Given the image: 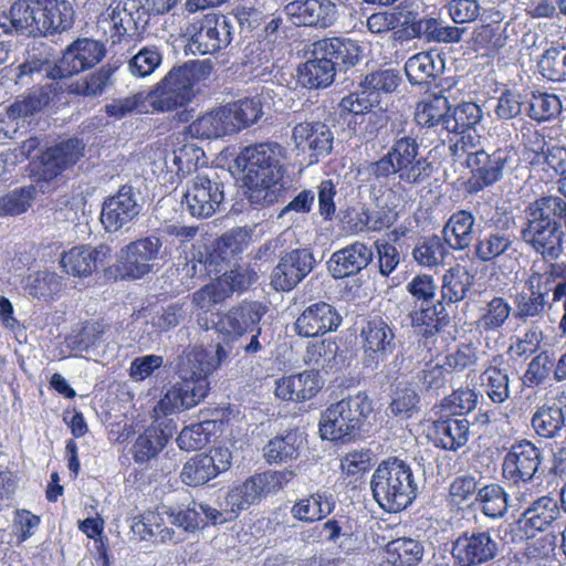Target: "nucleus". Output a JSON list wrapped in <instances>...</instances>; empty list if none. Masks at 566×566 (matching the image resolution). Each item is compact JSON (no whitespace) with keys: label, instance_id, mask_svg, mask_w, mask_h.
I'll return each mask as SVG.
<instances>
[{"label":"nucleus","instance_id":"obj_48","mask_svg":"<svg viewBox=\"0 0 566 566\" xmlns=\"http://www.w3.org/2000/svg\"><path fill=\"white\" fill-rule=\"evenodd\" d=\"M200 506H209L203 503L192 502L187 506H170L161 504L158 506L160 516L171 525L182 528L186 532L195 531L200 527L206 516Z\"/></svg>","mask_w":566,"mask_h":566},{"label":"nucleus","instance_id":"obj_23","mask_svg":"<svg viewBox=\"0 0 566 566\" xmlns=\"http://www.w3.org/2000/svg\"><path fill=\"white\" fill-rule=\"evenodd\" d=\"M105 55L104 45L93 39L82 38L72 42L60 59V71L69 77L96 65Z\"/></svg>","mask_w":566,"mask_h":566},{"label":"nucleus","instance_id":"obj_8","mask_svg":"<svg viewBox=\"0 0 566 566\" xmlns=\"http://www.w3.org/2000/svg\"><path fill=\"white\" fill-rule=\"evenodd\" d=\"M266 313L260 302L243 301L220 315L217 329L229 342L237 344L247 355H255L263 349L259 339L262 328L259 323Z\"/></svg>","mask_w":566,"mask_h":566},{"label":"nucleus","instance_id":"obj_30","mask_svg":"<svg viewBox=\"0 0 566 566\" xmlns=\"http://www.w3.org/2000/svg\"><path fill=\"white\" fill-rule=\"evenodd\" d=\"M509 369L504 357L495 355L480 376L484 392L493 403L501 405L511 397Z\"/></svg>","mask_w":566,"mask_h":566},{"label":"nucleus","instance_id":"obj_61","mask_svg":"<svg viewBox=\"0 0 566 566\" xmlns=\"http://www.w3.org/2000/svg\"><path fill=\"white\" fill-rule=\"evenodd\" d=\"M392 38L396 41L407 42L420 39V18L418 13L403 8L392 10Z\"/></svg>","mask_w":566,"mask_h":566},{"label":"nucleus","instance_id":"obj_46","mask_svg":"<svg viewBox=\"0 0 566 566\" xmlns=\"http://www.w3.org/2000/svg\"><path fill=\"white\" fill-rule=\"evenodd\" d=\"M474 283V276L462 265L457 264L446 271L442 277V304L462 301Z\"/></svg>","mask_w":566,"mask_h":566},{"label":"nucleus","instance_id":"obj_31","mask_svg":"<svg viewBox=\"0 0 566 566\" xmlns=\"http://www.w3.org/2000/svg\"><path fill=\"white\" fill-rule=\"evenodd\" d=\"M272 94L271 88L263 86L261 93L256 96L226 104L233 132L237 133L256 123L263 115V107L268 104V99H272Z\"/></svg>","mask_w":566,"mask_h":566},{"label":"nucleus","instance_id":"obj_38","mask_svg":"<svg viewBox=\"0 0 566 566\" xmlns=\"http://www.w3.org/2000/svg\"><path fill=\"white\" fill-rule=\"evenodd\" d=\"M335 509L333 494L318 490L296 501L291 507L292 516L301 522L313 523L329 515Z\"/></svg>","mask_w":566,"mask_h":566},{"label":"nucleus","instance_id":"obj_37","mask_svg":"<svg viewBox=\"0 0 566 566\" xmlns=\"http://www.w3.org/2000/svg\"><path fill=\"white\" fill-rule=\"evenodd\" d=\"M258 280V274L249 266H238L224 272L221 276L210 283L212 295L218 304L230 298L234 293H242Z\"/></svg>","mask_w":566,"mask_h":566},{"label":"nucleus","instance_id":"obj_5","mask_svg":"<svg viewBox=\"0 0 566 566\" xmlns=\"http://www.w3.org/2000/svg\"><path fill=\"white\" fill-rule=\"evenodd\" d=\"M294 478L293 471H268L254 474L242 484L232 488L221 503V510L200 506L206 520L212 524H222L234 520L242 511L258 504L269 494L282 490Z\"/></svg>","mask_w":566,"mask_h":566},{"label":"nucleus","instance_id":"obj_55","mask_svg":"<svg viewBox=\"0 0 566 566\" xmlns=\"http://www.w3.org/2000/svg\"><path fill=\"white\" fill-rule=\"evenodd\" d=\"M11 24L17 32L36 36L40 22L34 14H41V0H17L11 6Z\"/></svg>","mask_w":566,"mask_h":566},{"label":"nucleus","instance_id":"obj_14","mask_svg":"<svg viewBox=\"0 0 566 566\" xmlns=\"http://www.w3.org/2000/svg\"><path fill=\"white\" fill-rule=\"evenodd\" d=\"M161 248V239L156 234L136 239L122 247L117 254L122 276L138 280L153 272L154 262L159 258Z\"/></svg>","mask_w":566,"mask_h":566},{"label":"nucleus","instance_id":"obj_24","mask_svg":"<svg viewBox=\"0 0 566 566\" xmlns=\"http://www.w3.org/2000/svg\"><path fill=\"white\" fill-rule=\"evenodd\" d=\"M374 258L371 247L355 241L335 251L327 261V270L334 279H345L358 274Z\"/></svg>","mask_w":566,"mask_h":566},{"label":"nucleus","instance_id":"obj_16","mask_svg":"<svg viewBox=\"0 0 566 566\" xmlns=\"http://www.w3.org/2000/svg\"><path fill=\"white\" fill-rule=\"evenodd\" d=\"M363 364L376 369L396 348L394 327L386 321L375 317L366 322L360 329Z\"/></svg>","mask_w":566,"mask_h":566},{"label":"nucleus","instance_id":"obj_59","mask_svg":"<svg viewBox=\"0 0 566 566\" xmlns=\"http://www.w3.org/2000/svg\"><path fill=\"white\" fill-rule=\"evenodd\" d=\"M18 80L22 81L24 76H30L33 80L63 78L60 71V61L53 62L49 57L38 55L35 53L29 54L28 59L19 65Z\"/></svg>","mask_w":566,"mask_h":566},{"label":"nucleus","instance_id":"obj_27","mask_svg":"<svg viewBox=\"0 0 566 566\" xmlns=\"http://www.w3.org/2000/svg\"><path fill=\"white\" fill-rule=\"evenodd\" d=\"M312 54L326 56L337 72H345L359 62L361 46L349 38H325L313 43Z\"/></svg>","mask_w":566,"mask_h":566},{"label":"nucleus","instance_id":"obj_56","mask_svg":"<svg viewBox=\"0 0 566 566\" xmlns=\"http://www.w3.org/2000/svg\"><path fill=\"white\" fill-rule=\"evenodd\" d=\"M52 97V85H44L11 104L8 108V115L12 119L33 116L49 105Z\"/></svg>","mask_w":566,"mask_h":566},{"label":"nucleus","instance_id":"obj_35","mask_svg":"<svg viewBox=\"0 0 566 566\" xmlns=\"http://www.w3.org/2000/svg\"><path fill=\"white\" fill-rule=\"evenodd\" d=\"M475 217L468 210L453 212L442 228L441 234L447 247L454 251H462L473 242V228Z\"/></svg>","mask_w":566,"mask_h":566},{"label":"nucleus","instance_id":"obj_12","mask_svg":"<svg viewBox=\"0 0 566 566\" xmlns=\"http://www.w3.org/2000/svg\"><path fill=\"white\" fill-rule=\"evenodd\" d=\"M451 556L458 566H482L500 553V541L490 530L462 532L451 544Z\"/></svg>","mask_w":566,"mask_h":566},{"label":"nucleus","instance_id":"obj_52","mask_svg":"<svg viewBox=\"0 0 566 566\" xmlns=\"http://www.w3.org/2000/svg\"><path fill=\"white\" fill-rule=\"evenodd\" d=\"M410 323L413 327L420 328L423 336L430 337L440 332L449 324V314L446 312L442 302L437 305L413 310L410 314Z\"/></svg>","mask_w":566,"mask_h":566},{"label":"nucleus","instance_id":"obj_47","mask_svg":"<svg viewBox=\"0 0 566 566\" xmlns=\"http://www.w3.org/2000/svg\"><path fill=\"white\" fill-rule=\"evenodd\" d=\"M512 312L513 308L506 298L493 296L481 307L476 327L482 333H497L503 328Z\"/></svg>","mask_w":566,"mask_h":566},{"label":"nucleus","instance_id":"obj_28","mask_svg":"<svg viewBox=\"0 0 566 566\" xmlns=\"http://www.w3.org/2000/svg\"><path fill=\"white\" fill-rule=\"evenodd\" d=\"M512 219H506L502 228H495L481 235L473 245L474 256L484 263L493 262L496 259L515 252V234L510 230Z\"/></svg>","mask_w":566,"mask_h":566},{"label":"nucleus","instance_id":"obj_51","mask_svg":"<svg viewBox=\"0 0 566 566\" xmlns=\"http://www.w3.org/2000/svg\"><path fill=\"white\" fill-rule=\"evenodd\" d=\"M482 108L472 102L458 104L453 108L449 106V115L444 120V130L454 134H464L481 122Z\"/></svg>","mask_w":566,"mask_h":566},{"label":"nucleus","instance_id":"obj_25","mask_svg":"<svg viewBox=\"0 0 566 566\" xmlns=\"http://www.w3.org/2000/svg\"><path fill=\"white\" fill-rule=\"evenodd\" d=\"M560 517L557 501L543 495L533 501L517 520L516 525L526 538H534L538 532L549 528Z\"/></svg>","mask_w":566,"mask_h":566},{"label":"nucleus","instance_id":"obj_9","mask_svg":"<svg viewBox=\"0 0 566 566\" xmlns=\"http://www.w3.org/2000/svg\"><path fill=\"white\" fill-rule=\"evenodd\" d=\"M514 156L513 148L507 146L491 153L484 149L469 153L464 159V165L471 172L467 185L468 191L475 193L499 182L504 171L512 165Z\"/></svg>","mask_w":566,"mask_h":566},{"label":"nucleus","instance_id":"obj_21","mask_svg":"<svg viewBox=\"0 0 566 566\" xmlns=\"http://www.w3.org/2000/svg\"><path fill=\"white\" fill-rule=\"evenodd\" d=\"M140 9L135 0H113L101 13L97 24L107 32L111 31L113 42L120 41L126 34H133L145 29L147 21L140 22Z\"/></svg>","mask_w":566,"mask_h":566},{"label":"nucleus","instance_id":"obj_3","mask_svg":"<svg viewBox=\"0 0 566 566\" xmlns=\"http://www.w3.org/2000/svg\"><path fill=\"white\" fill-rule=\"evenodd\" d=\"M283 151L277 143H263L248 146L237 156L235 164L244 172L252 202L272 205L279 200L283 191Z\"/></svg>","mask_w":566,"mask_h":566},{"label":"nucleus","instance_id":"obj_1","mask_svg":"<svg viewBox=\"0 0 566 566\" xmlns=\"http://www.w3.org/2000/svg\"><path fill=\"white\" fill-rule=\"evenodd\" d=\"M224 344H218L216 356L199 346H188L178 358L177 371L180 381L175 384L160 400L165 412L190 409L203 400L209 390L208 376L229 357L237 344L223 337Z\"/></svg>","mask_w":566,"mask_h":566},{"label":"nucleus","instance_id":"obj_32","mask_svg":"<svg viewBox=\"0 0 566 566\" xmlns=\"http://www.w3.org/2000/svg\"><path fill=\"white\" fill-rule=\"evenodd\" d=\"M443 71L444 59L438 50L417 53L405 64V72L411 85L429 84Z\"/></svg>","mask_w":566,"mask_h":566},{"label":"nucleus","instance_id":"obj_11","mask_svg":"<svg viewBox=\"0 0 566 566\" xmlns=\"http://www.w3.org/2000/svg\"><path fill=\"white\" fill-rule=\"evenodd\" d=\"M85 145L78 138H69L46 148L39 157L33 177L42 192L49 191V182L74 166L84 156Z\"/></svg>","mask_w":566,"mask_h":566},{"label":"nucleus","instance_id":"obj_36","mask_svg":"<svg viewBox=\"0 0 566 566\" xmlns=\"http://www.w3.org/2000/svg\"><path fill=\"white\" fill-rule=\"evenodd\" d=\"M211 66L205 62L190 61L182 65L174 66L161 80L185 97L191 101L193 96V85L201 78L210 74Z\"/></svg>","mask_w":566,"mask_h":566},{"label":"nucleus","instance_id":"obj_2","mask_svg":"<svg viewBox=\"0 0 566 566\" xmlns=\"http://www.w3.org/2000/svg\"><path fill=\"white\" fill-rule=\"evenodd\" d=\"M419 149L415 128L401 129L396 134L388 151L366 166V172L376 180L396 175L406 185H422L431 178L436 167L428 158L420 156Z\"/></svg>","mask_w":566,"mask_h":566},{"label":"nucleus","instance_id":"obj_42","mask_svg":"<svg viewBox=\"0 0 566 566\" xmlns=\"http://www.w3.org/2000/svg\"><path fill=\"white\" fill-rule=\"evenodd\" d=\"M336 72L326 56L313 54V59L297 69V81L307 88H325L333 83Z\"/></svg>","mask_w":566,"mask_h":566},{"label":"nucleus","instance_id":"obj_39","mask_svg":"<svg viewBox=\"0 0 566 566\" xmlns=\"http://www.w3.org/2000/svg\"><path fill=\"white\" fill-rule=\"evenodd\" d=\"M166 521L160 516L158 507L156 511H148L133 518L130 525L134 535L142 541L154 539L160 543H177L180 539L176 537L175 530L165 526Z\"/></svg>","mask_w":566,"mask_h":566},{"label":"nucleus","instance_id":"obj_20","mask_svg":"<svg viewBox=\"0 0 566 566\" xmlns=\"http://www.w3.org/2000/svg\"><path fill=\"white\" fill-rule=\"evenodd\" d=\"M283 13L296 27L327 29L337 20V7L331 0H294L284 6Z\"/></svg>","mask_w":566,"mask_h":566},{"label":"nucleus","instance_id":"obj_34","mask_svg":"<svg viewBox=\"0 0 566 566\" xmlns=\"http://www.w3.org/2000/svg\"><path fill=\"white\" fill-rule=\"evenodd\" d=\"M39 34L52 35L70 30L74 23V9L66 0H41Z\"/></svg>","mask_w":566,"mask_h":566},{"label":"nucleus","instance_id":"obj_44","mask_svg":"<svg viewBox=\"0 0 566 566\" xmlns=\"http://www.w3.org/2000/svg\"><path fill=\"white\" fill-rule=\"evenodd\" d=\"M171 430L165 431L160 427L151 426L147 428L142 434L135 440L132 454L136 463L143 464L157 458L159 452L165 448L169 438L171 437Z\"/></svg>","mask_w":566,"mask_h":566},{"label":"nucleus","instance_id":"obj_64","mask_svg":"<svg viewBox=\"0 0 566 566\" xmlns=\"http://www.w3.org/2000/svg\"><path fill=\"white\" fill-rule=\"evenodd\" d=\"M35 192L36 187L31 185L15 188L0 197V217L24 213L31 206Z\"/></svg>","mask_w":566,"mask_h":566},{"label":"nucleus","instance_id":"obj_58","mask_svg":"<svg viewBox=\"0 0 566 566\" xmlns=\"http://www.w3.org/2000/svg\"><path fill=\"white\" fill-rule=\"evenodd\" d=\"M543 77L552 82L566 83V55L564 44L546 49L537 63Z\"/></svg>","mask_w":566,"mask_h":566},{"label":"nucleus","instance_id":"obj_54","mask_svg":"<svg viewBox=\"0 0 566 566\" xmlns=\"http://www.w3.org/2000/svg\"><path fill=\"white\" fill-rule=\"evenodd\" d=\"M475 500L486 517L499 520L507 513L509 494L500 484L491 483L479 489Z\"/></svg>","mask_w":566,"mask_h":566},{"label":"nucleus","instance_id":"obj_10","mask_svg":"<svg viewBox=\"0 0 566 566\" xmlns=\"http://www.w3.org/2000/svg\"><path fill=\"white\" fill-rule=\"evenodd\" d=\"M224 200V184L217 171L200 172L187 182L181 205L195 218H209Z\"/></svg>","mask_w":566,"mask_h":566},{"label":"nucleus","instance_id":"obj_13","mask_svg":"<svg viewBox=\"0 0 566 566\" xmlns=\"http://www.w3.org/2000/svg\"><path fill=\"white\" fill-rule=\"evenodd\" d=\"M144 209V198L139 189L124 185L106 198L101 212V222L107 232H116L133 223Z\"/></svg>","mask_w":566,"mask_h":566},{"label":"nucleus","instance_id":"obj_41","mask_svg":"<svg viewBox=\"0 0 566 566\" xmlns=\"http://www.w3.org/2000/svg\"><path fill=\"white\" fill-rule=\"evenodd\" d=\"M305 438L298 430H289L275 436L263 448V455L269 463H282L297 459Z\"/></svg>","mask_w":566,"mask_h":566},{"label":"nucleus","instance_id":"obj_29","mask_svg":"<svg viewBox=\"0 0 566 566\" xmlns=\"http://www.w3.org/2000/svg\"><path fill=\"white\" fill-rule=\"evenodd\" d=\"M323 384L317 371H304L276 380L275 396L287 401L310 400L317 395Z\"/></svg>","mask_w":566,"mask_h":566},{"label":"nucleus","instance_id":"obj_63","mask_svg":"<svg viewBox=\"0 0 566 566\" xmlns=\"http://www.w3.org/2000/svg\"><path fill=\"white\" fill-rule=\"evenodd\" d=\"M446 245L442 237L436 234L429 237L413 249V259L423 266L432 268L442 264L449 255Z\"/></svg>","mask_w":566,"mask_h":566},{"label":"nucleus","instance_id":"obj_26","mask_svg":"<svg viewBox=\"0 0 566 566\" xmlns=\"http://www.w3.org/2000/svg\"><path fill=\"white\" fill-rule=\"evenodd\" d=\"M111 256V248L99 244L78 245L64 252L61 258V265L66 273L74 276H88L99 268L105 266Z\"/></svg>","mask_w":566,"mask_h":566},{"label":"nucleus","instance_id":"obj_45","mask_svg":"<svg viewBox=\"0 0 566 566\" xmlns=\"http://www.w3.org/2000/svg\"><path fill=\"white\" fill-rule=\"evenodd\" d=\"M469 421L464 418H448L434 423V444L444 450L457 451L469 439Z\"/></svg>","mask_w":566,"mask_h":566},{"label":"nucleus","instance_id":"obj_4","mask_svg":"<svg viewBox=\"0 0 566 566\" xmlns=\"http://www.w3.org/2000/svg\"><path fill=\"white\" fill-rule=\"evenodd\" d=\"M564 206L557 196L537 198L524 210L521 240L544 260H556L563 253L564 230L559 217Z\"/></svg>","mask_w":566,"mask_h":566},{"label":"nucleus","instance_id":"obj_17","mask_svg":"<svg viewBox=\"0 0 566 566\" xmlns=\"http://www.w3.org/2000/svg\"><path fill=\"white\" fill-rule=\"evenodd\" d=\"M292 139L295 148L308 156L310 164H314L332 153L334 133L323 122L304 120L293 126Z\"/></svg>","mask_w":566,"mask_h":566},{"label":"nucleus","instance_id":"obj_18","mask_svg":"<svg viewBox=\"0 0 566 566\" xmlns=\"http://www.w3.org/2000/svg\"><path fill=\"white\" fill-rule=\"evenodd\" d=\"M316 260L308 249H294L283 254L271 273V285L289 292L300 284L315 268Z\"/></svg>","mask_w":566,"mask_h":566},{"label":"nucleus","instance_id":"obj_53","mask_svg":"<svg viewBox=\"0 0 566 566\" xmlns=\"http://www.w3.org/2000/svg\"><path fill=\"white\" fill-rule=\"evenodd\" d=\"M116 70L115 65H103L99 70L73 82L70 85V92L91 97L102 95L107 87L113 85V75Z\"/></svg>","mask_w":566,"mask_h":566},{"label":"nucleus","instance_id":"obj_22","mask_svg":"<svg viewBox=\"0 0 566 566\" xmlns=\"http://www.w3.org/2000/svg\"><path fill=\"white\" fill-rule=\"evenodd\" d=\"M342 316L326 302H316L303 310L295 322V331L302 337H317L336 331Z\"/></svg>","mask_w":566,"mask_h":566},{"label":"nucleus","instance_id":"obj_50","mask_svg":"<svg viewBox=\"0 0 566 566\" xmlns=\"http://www.w3.org/2000/svg\"><path fill=\"white\" fill-rule=\"evenodd\" d=\"M449 101L442 95H436L417 105L415 124L418 130L431 129L441 126L444 129V120L449 115Z\"/></svg>","mask_w":566,"mask_h":566},{"label":"nucleus","instance_id":"obj_19","mask_svg":"<svg viewBox=\"0 0 566 566\" xmlns=\"http://www.w3.org/2000/svg\"><path fill=\"white\" fill-rule=\"evenodd\" d=\"M233 24L223 14H207L200 22V28L192 34L189 49L201 55L213 54L226 49L232 41Z\"/></svg>","mask_w":566,"mask_h":566},{"label":"nucleus","instance_id":"obj_7","mask_svg":"<svg viewBox=\"0 0 566 566\" xmlns=\"http://www.w3.org/2000/svg\"><path fill=\"white\" fill-rule=\"evenodd\" d=\"M371 411L373 401L365 392L332 403L321 416V437L329 441H352L359 436Z\"/></svg>","mask_w":566,"mask_h":566},{"label":"nucleus","instance_id":"obj_57","mask_svg":"<svg viewBox=\"0 0 566 566\" xmlns=\"http://www.w3.org/2000/svg\"><path fill=\"white\" fill-rule=\"evenodd\" d=\"M163 49L156 44L143 45L128 61L130 75L144 78L151 75L163 63Z\"/></svg>","mask_w":566,"mask_h":566},{"label":"nucleus","instance_id":"obj_33","mask_svg":"<svg viewBox=\"0 0 566 566\" xmlns=\"http://www.w3.org/2000/svg\"><path fill=\"white\" fill-rule=\"evenodd\" d=\"M228 114L226 105L217 107L193 120L187 132L198 139H218L231 135L234 132Z\"/></svg>","mask_w":566,"mask_h":566},{"label":"nucleus","instance_id":"obj_62","mask_svg":"<svg viewBox=\"0 0 566 566\" xmlns=\"http://www.w3.org/2000/svg\"><path fill=\"white\" fill-rule=\"evenodd\" d=\"M213 462L207 459L206 453L189 459L180 473L181 481L190 486L202 485L216 478Z\"/></svg>","mask_w":566,"mask_h":566},{"label":"nucleus","instance_id":"obj_60","mask_svg":"<svg viewBox=\"0 0 566 566\" xmlns=\"http://www.w3.org/2000/svg\"><path fill=\"white\" fill-rule=\"evenodd\" d=\"M166 82L160 80L147 94L151 107L157 112H169L178 107L185 106L189 98L180 94L178 91L166 86Z\"/></svg>","mask_w":566,"mask_h":566},{"label":"nucleus","instance_id":"obj_15","mask_svg":"<svg viewBox=\"0 0 566 566\" xmlns=\"http://www.w3.org/2000/svg\"><path fill=\"white\" fill-rule=\"evenodd\" d=\"M543 462V451L530 440L514 442L502 462V476L512 485L528 483L536 478Z\"/></svg>","mask_w":566,"mask_h":566},{"label":"nucleus","instance_id":"obj_49","mask_svg":"<svg viewBox=\"0 0 566 566\" xmlns=\"http://www.w3.org/2000/svg\"><path fill=\"white\" fill-rule=\"evenodd\" d=\"M531 423L539 437L552 439L566 426V416L560 406L545 403L536 409Z\"/></svg>","mask_w":566,"mask_h":566},{"label":"nucleus","instance_id":"obj_43","mask_svg":"<svg viewBox=\"0 0 566 566\" xmlns=\"http://www.w3.org/2000/svg\"><path fill=\"white\" fill-rule=\"evenodd\" d=\"M420 402L416 386L409 381H399L391 389L388 410L391 416L406 420L420 412Z\"/></svg>","mask_w":566,"mask_h":566},{"label":"nucleus","instance_id":"obj_40","mask_svg":"<svg viewBox=\"0 0 566 566\" xmlns=\"http://www.w3.org/2000/svg\"><path fill=\"white\" fill-rule=\"evenodd\" d=\"M385 558L392 566H418L424 556V545L411 537H398L388 542Z\"/></svg>","mask_w":566,"mask_h":566},{"label":"nucleus","instance_id":"obj_6","mask_svg":"<svg viewBox=\"0 0 566 566\" xmlns=\"http://www.w3.org/2000/svg\"><path fill=\"white\" fill-rule=\"evenodd\" d=\"M370 489L378 505L389 513L406 510L418 494L411 465L396 457L379 463L371 475Z\"/></svg>","mask_w":566,"mask_h":566}]
</instances>
